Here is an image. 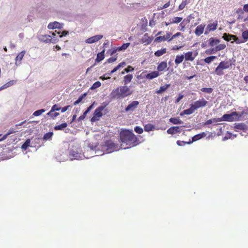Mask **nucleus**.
Masks as SVG:
<instances>
[{
    "mask_svg": "<svg viewBox=\"0 0 248 248\" xmlns=\"http://www.w3.org/2000/svg\"><path fill=\"white\" fill-rule=\"evenodd\" d=\"M120 136L122 142L130 147L134 146L138 140L137 138L134 133L128 130L122 131L120 134Z\"/></svg>",
    "mask_w": 248,
    "mask_h": 248,
    "instance_id": "1",
    "label": "nucleus"
},
{
    "mask_svg": "<svg viewBox=\"0 0 248 248\" xmlns=\"http://www.w3.org/2000/svg\"><path fill=\"white\" fill-rule=\"evenodd\" d=\"M132 93L127 86H119L112 91L110 94L111 99H122Z\"/></svg>",
    "mask_w": 248,
    "mask_h": 248,
    "instance_id": "2",
    "label": "nucleus"
},
{
    "mask_svg": "<svg viewBox=\"0 0 248 248\" xmlns=\"http://www.w3.org/2000/svg\"><path fill=\"white\" fill-rule=\"evenodd\" d=\"M207 104V101L202 98L194 102L193 104H191L190 108L183 110V111L181 113L180 115L181 116L184 114L190 115L198 108L205 107Z\"/></svg>",
    "mask_w": 248,
    "mask_h": 248,
    "instance_id": "3",
    "label": "nucleus"
},
{
    "mask_svg": "<svg viewBox=\"0 0 248 248\" xmlns=\"http://www.w3.org/2000/svg\"><path fill=\"white\" fill-rule=\"evenodd\" d=\"M232 63L231 61H221L216 68L215 73L218 76H222L224 74L223 70L224 69H229L232 68Z\"/></svg>",
    "mask_w": 248,
    "mask_h": 248,
    "instance_id": "4",
    "label": "nucleus"
},
{
    "mask_svg": "<svg viewBox=\"0 0 248 248\" xmlns=\"http://www.w3.org/2000/svg\"><path fill=\"white\" fill-rule=\"evenodd\" d=\"M242 114H240L236 111L232 112L230 114H224L221 118H219L220 122L221 121H227V122H233L238 121L241 117Z\"/></svg>",
    "mask_w": 248,
    "mask_h": 248,
    "instance_id": "5",
    "label": "nucleus"
},
{
    "mask_svg": "<svg viewBox=\"0 0 248 248\" xmlns=\"http://www.w3.org/2000/svg\"><path fill=\"white\" fill-rule=\"evenodd\" d=\"M107 105L108 104H106L104 106L101 105L95 110L94 112V116L91 119V121L92 122L99 120V118L103 115L102 111L104 110Z\"/></svg>",
    "mask_w": 248,
    "mask_h": 248,
    "instance_id": "6",
    "label": "nucleus"
},
{
    "mask_svg": "<svg viewBox=\"0 0 248 248\" xmlns=\"http://www.w3.org/2000/svg\"><path fill=\"white\" fill-rule=\"evenodd\" d=\"M218 25V22L217 20H215L213 23H209L206 28L204 31V34L207 35L210 32L215 31L217 30Z\"/></svg>",
    "mask_w": 248,
    "mask_h": 248,
    "instance_id": "7",
    "label": "nucleus"
},
{
    "mask_svg": "<svg viewBox=\"0 0 248 248\" xmlns=\"http://www.w3.org/2000/svg\"><path fill=\"white\" fill-rule=\"evenodd\" d=\"M198 55V52L196 51L195 52L192 51H188L185 53L184 59L186 61L192 62L194 60L195 57Z\"/></svg>",
    "mask_w": 248,
    "mask_h": 248,
    "instance_id": "8",
    "label": "nucleus"
},
{
    "mask_svg": "<svg viewBox=\"0 0 248 248\" xmlns=\"http://www.w3.org/2000/svg\"><path fill=\"white\" fill-rule=\"evenodd\" d=\"M70 156L72 157V159H79L81 157V154L77 149H72L70 151Z\"/></svg>",
    "mask_w": 248,
    "mask_h": 248,
    "instance_id": "9",
    "label": "nucleus"
},
{
    "mask_svg": "<svg viewBox=\"0 0 248 248\" xmlns=\"http://www.w3.org/2000/svg\"><path fill=\"white\" fill-rule=\"evenodd\" d=\"M103 37V36L102 35L100 34L94 35L86 39L85 42L88 44L94 43L101 40Z\"/></svg>",
    "mask_w": 248,
    "mask_h": 248,
    "instance_id": "10",
    "label": "nucleus"
},
{
    "mask_svg": "<svg viewBox=\"0 0 248 248\" xmlns=\"http://www.w3.org/2000/svg\"><path fill=\"white\" fill-rule=\"evenodd\" d=\"M139 104V102L138 101H133L130 103L125 108L126 112L134 110Z\"/></svg>",
    "mask_w": 248,
    "mask_h": 248,
    "instance_id": "11",
    "label": "nucleus"
},
{
    "mask_svg": "<svg viewBox=\"0 0 248 248\" xmlns=\"http://www.w3.org/2000/svg\"><path fill=\"white\" fill-rule=\"evenodd\" d=\"M247 129L248 126L244 123H236L234 125V129L235 131H238L239 130L246 131Z\"/></svg>",
    "mask_w": 248,
    "mask_h": 248,
    "instance_id": "12",
    "label": "nucleus"
},
{
    "mask_svg": "<svg viewBox=\"0 0 248 248\" xmlns=\"http://www.w3.org/2000/svg\"><path fill=\"white\" fill-rule=\"evenodd\" d=\"M205 26V25L203 24L198 25L195 30L194 32L195 34L198 36L202 34L204 32Z\"/></svg>",
    "mask_w": 248,
    "mask_h": 248,
    "instance_id": "13",
    "label": "nucleus"
},
{
    "mask_svg": "<svg viewBox=\"0 0 248 248\" xmlns=\"http://www.w3.org/2000/svg\"><path fill=\"white\" fill-rule=\"evenodd\" d=\"M222 38L226 41H229L232 40V39H233V40L237 43L239 44L240 43V42H237L236 41V39L238 40V38L233 35L227 34L226 33H225L223 34V35L222 36Z\"/></svg>",
    "mask_w": 248,
    "mask_h": 248,
    "instance_id": "14",
    "label": "nucleus"
},
{
    "mask_svg": "<svg viewBox=\"0 0 248 248\" xmlns=\"http://www.w3.org/2000/svg\"><path fill=\"white\" fill-rule=\"evenodd\" d=\"M167 132L168 134L173 135L180 133L181 130L179 126H172L167 130Z\"/></svg>",
    "mask_w": 248,
    "mask_h": 248,
    "instance_id": "15",
    "label": "nucleus"
},
{
    "mask_svg": "<svg viewBox=\"0 0 248 248\" xmlns=\"http://www.w3.org/2000/svg\"><path fill=\"white\" fill-rule=\"evenodd\" d=\"M152 41V38L148 35L147 33H145L141 39V43H144L145 45L150 44Z\"/></svg>",
    "mask_w": 248,
    "mask_h": 248,
    "instance_id": "16",
    "label": "nucleus"
},
{
    "mask_svg": "<svg viewBox=\"0 0 248 248\" xmlns=\"http://www.w3.org/2000/svg\"><path fill=\"white\" fill-rule=\"evenodd\" d=\"M220 43V40L214 37H211L208 40V45L210 46H214Z\"/></svg>",
    "mask_w": 248,
    "mask_h": 248,
    "instance_id": "17",
    "label": "nucleus"
},
{
    "mask_svg": "<svg viewBox=\"0 0 248 248\" xmlns=\"http://www.w3.org/2000/svg\"><path fill=\"white\" fill-rule=\"evenodd\" d=\"M49 29H61L62 28L61 24L58 22H54L50 23L47 26Z\"/></svg>",
    "mask_w": 248,
    "mask_h": 248,
    "instance_id": "18",
    "label": "nucleus"
},
{
    "mask_svg": "<svg viewBox=\"0 0 248 248\" xmlns=\"http://www.w3.org/2000/svg\"><path fill=\"white\" fill-rule=\"evenodd\" d=\"M159 75L158 71H153L146 75V78L149 79H152L158 77Z\"/></svg>",
    "mask_w": 248,
    "mask_h": 248,
    "instance_id": "19",
    "label": "nucleus"
},
{
    "mask_svg": "<svg viewBox=\"0 0 248 248\" xmlns=\"http://www.w3.org/2000/svg\"><path fill=\"white\" fill-rule=\"evenodd\" d=\"M167 63L166 62H162L159 63L157 66V69L158 72L164 71L167 67Z\"/></svg>",
    "mask_w": 248,
    "mask_h": 248,
    "instance_id": "20",
    "label": "nucleus"
},
{
    "mask_svg": "<svg viewBox=\"0 0 248 248\" xmlns=\"http://www.w3.org/2000/svg\"><path fill=\"white\" fill-rule=\"evenodd\" d=\"M105 58V50H103L101 52L97 54V57L95 59L96 62H100L102 61Z\"/></svg>",
    "mask_w": 248,
    "mask_h": 248,
    "instance_id": "21",
    "label": "nucleus"
},
{
    "mask_svg": "<svg viewBox=\"0 0 248 248\" xmlns=\"http://www.w3.org/2000/svg\"><path fill=\"white\" fill-rule=\"evenodd\" d=\"M170 122L174 124H182L183 123L182 121L179 118H171L169 120Z\"/></svg>",
    "mask_w": 248,
    "mask_h": 248,
    "instance_id": "22",
    "label": "nucleus"
},
{
    "mask_svg": "<svg viewBox=\"0 0 248 248\" xmlns=\"http://www.w3.org/2000/svg\"><path fill=\"white\" fill-rule=\"evenodd\" d=\"M170 86V84H165L163 86H161L158 90H157L155 93L157 94H160L166 91L167 89Z\"/></svg>",
    "mask_w": 248,
    "mask_h": 248,
    "instance_id": "23",
    "label": "nucleus"
},
{
    "mask_svg": "<svg viewBox=\"0 0 248 248\" xmlns=\"http://www.w3.org/2000/svg\"><path fill=\"white\" fill-rule=\"evenodd\" d=\"M133 78V75L132 74H128L124 77V84H127L130 83Z\"/></svg>",
    "mask_w": 248,
    "mask_h": 248,
    "instance_id": "24",
    "label": "nucleus"
},
{
    "mask_svg": "<svg viewBox=\"0 0 248 248\" xmlns=\"http://www.w3.org/2000/svg\"><path fill=\"white\" fill-rule=\"evenodd\" d=\"M41 40L45 42L48 43L52 42V36L50 35H44L41 37Z\"/></svg>",
    "mask_w": 248,
    "mask_h": 248,
    "instance_id": "25",
    "label": "nucleus"
},
{
    "mask_svg": "<svg viewBox=\"0 0 248 248\" xmlns=\"http://www.w3.org/2000/svg\"><path fill=\"white\" fill-rule=\"evenodd\" d=\"M184 59V55H177L176 56V58L175 59L174 62L175 63L176 65H178L179 64L181 63Z\"/></svg>",
    "mask_w": 248,
    "mask_h": 248,
    "instance_id": "26",
    "label": "nucleus"
},
{
    "mask_svg": "<svg viewBox=\"0 0 248 248\" xmlns=\"http://www.w3.org/2000/svg\"><path fill=\"white\" fill-rule=\"evenodd\" d=\"M167 52V50L166 48H164L159 50H157L155 52V55L156 57H160L163 54H165Z\"/></svg>",
    "mask_w": 248,
    "mask_h": 248,
    "instance_id": "27",
    "label": "nucleus"
},
{
    "mask_svg": "<svg viewBox=\"0 0 248 248\" xmlns=\"http://www.w3.org/2000/svg\"><path fill=\"white\" fill-rule=\"evenodd\" d=\"M67 126V124L66 123H62L60 125H57L54 126V129L55 130H62L64 128H66Z\"/></svg>",
    "mask_w": 248,
    "mask_h": 248,
    "instance_id": "28",
    "label": "nucleus"
},
{
    "mask_svg": "<svg viewBox=\"0 0 248 248\" xmlns=\"http://www.w3.org/2000/svg\"><path fill=\"white\" fill-rule=\"evenodd\" d=\"M183 18L181 17H174L173 18L170 19V23L172 24H175V23H178L181 22Z\"/></svg>",
    "mask_w": 248,
    "mask_h": 248,
    "instance_id": "29",
    "label": "nucleus"
},
{
    "mask_svg": "<svg viewBox=\"0 0 248 248\" xmlns=\"http://www.w3.org/2000/svg\"><path fill=\"white\" fill-rule=\"evenodd\" d=\"M115 149H116V145L114 143L111 142V143L108 144L107 150L109 152H113V151H114L115 150Z\"/></svg>",
    "mask_w": 248,
    "mask_h": 248,
    "instance_id": "30",
    "label": "nucleus"
},
{
    "mask_svg": "<svg viewBox=\"0 0 248 248\" xmlns=\"http://www.w3.org/2000/svg\"><path fill=\"white\" fill-rule=\"evenodd\" d=\"M205 136V134L204 132L196 135L192 138V141H195L196 140H198L202 139V138L204 137Z\"/></svg>",
    "mask_w": 248,
    "mask_h": 248,
    "instance_id": "31",
    "label": "nucleus"
},
{
    "mask_svg": "<svg viewBox=\"0 0 248 248\" xmlns=\"http://www.w3.org/2000/svg\"><path fill=\"white\" fill-rule=\"evenodd\" d=\"M220 120L219 118H213L211 119L208 120L205 123V124H210L214 123H217L220 122Z\"/></svg>",
    "mask_w": 248,
    "mask_h": 248,
    "instance_id": "32",
    "label": "nucleus"
},
{
    "mask_svg": "<svg viewBox=\"0 0 248 248\" xmlns=\"http://www.w3.org/2000/svg\"><path fill=\"white\" fill-rule=\"evenodd\" d=\"M60 109L61 108L58 107L57 105L55 104L52 107L50 111L47 113V115H50L52 112H54L55 111H59Z\"/></svg>",
    "mask_w": 248,
    "mask_h": 248,
    "instance_id": "33",
    "label": "nucleus"
},
{
    "mask_svg": "<svg viewBox=\"0 0 248 248\" xmlns=\"http://www.w3.org/2000/svg\"><path fill=\"white\" fill-rule=\"evenodd\" d=\"M144 130L147 132H149L153 130L154 128V126L151 124H148L144 125Z\"/></svg>",
    "mask_w": 248,
    "mask_h": 248,
    "instance_id": "34",
    "label": "nucleus"
},
{
    "mask_svg": "<svg viewBox=\"0 0 248 248\" xmlns=\"http://www.w3.org/2000/svg\"><path fill=\"white\" fill-rule=\"evenodd\" d=\"M53 135V133L52 132H49L46 133L43 137V140H49L51 139Z\"/></svg>",
    "mask_w": 248,
    "mask_h": 248,
    "instance_id": "35",
    "label": "nucleus"
},
{
    "mask_svg": "<svg viewBox=\"0 0 248 248\" xmlns=\"http://www.w3.org/2000/svg\"><path fill=\"white\" fill-rule=\"evenodd\" d=\"M16 127H11L8 131V132L3 136V139H5L7 137V136L10 134L15 133L16 132Z\"/></svg>",
    "mask_w": 248,
    "mask_h": 248,
    "instance_id": "36",
    "label": "nucleus"
},
{
    "mask_svg": "<svg viewBox=\"0 0 248 248\" xmlns=\"http://www.w3.org/2000/svg\"><path fill=\"white\" fill-rule=\"evenodd\" d=\"M31 143V140L28 139L26 140L25 142L22 145L21 148L23 150H26L30 146Z\"/></svg>",
    "mask_w": 248,
    "mask_h": 248,
    "instance_id": "37",
    "label": "nucleus"
},
{
    "mask_svg": "<svg viewBox=\"0 0 248 248\" xmlns=\"http://www.w3.org/2000/svg\"><path fill=\"white\" fill-rule=\"evenodd\" d=\"M216 56H212L210 57H206L204 59V61L205 62L207 63H211L213 61H214L215 59H216Z\"/></svg>",
    "mask_w": 248,
    "mask_h": 248,
    "instance_id": "38",
    "label": "nucleus"
},
{
    "mask_svg": "<svg viewBox=\"0 0 248 248\" xmlns=\"http://www.w3.org/2000/svg\"><path fill=\"white\" fill-rule=\"evenodd\" d=\"M25 53L26 51L23 50L20 52L19 54H18L17 56L16 57V61H21L22 60L24 56L25 55Z\"/></svg>",
    "mask_w": 248,
    "mask_h": 248,
    "instance_id": "39",
    "label": "nucleus"
},
{
    "mask_svg": "<svg viewBox=\"0 0 248 248\" xmlns=\"http://www.w3.org/2000/svg\"><path fill=\"white\" fill-rule=\"evenodd\" d=\"M226 47V46L225 44H220L218 45H217L215 47V51H219L220 50H222L223 49H224Z\"/></svg>",
    "mask_w": 248,
    "mask_h": 248,
    "instance_id": "40",
    "label": "nucleus"
},
{
    "mask_svg": "<svg viewBox=\"0 0 248 248\" xmlns=\"http://www.w3.org/2000/svg\"><path fill=\"white\" fill-rule=\"evenodd\" d=\"M130 43H127L124 44L121 46L118 47L119 51L125 50V49H126L128 48V47L130 46Z\"/></svg>",
    "mask_w": 248,
    "mask_h": 248,
    "instance_id": "41",
    "label": "nucleus"
},
{
    "mask_svg": "<svg viewBox=\"0 0 248 248\" xmlns=\"http://www.w3.org/2000/svg\"><path fill=\"white\" fill-rule=\"evenodd\" d=\"M45 109H40L34 111L33 113V116H38L41 115L43 113L45 112Z\"/></svg>",
    "mask_w": 248,
    "mask_h": 248,
    "instance_id": "42",
    "label": "nucleus"
},
{
    "mask_svg": "<svg viewBox=\"0 0 248 248\" xmlns=\"http://www.w3.org/2000/svg\"><path fill=\"white\" fill-rule=\"evenodd\" d=\"M86 95V93H84L82 94L75 102H74L73 105L74 106L77 105L79 104L80 102L82 101L84 97H85Z\"/></svg>",
    "mask_w": 248,
    "mask_h": 248,
    "instance_id": "43",
    "label": "nucleus"
},
{
    "mask_svg": "<svg viewBox=\"0 0 248 248\" xmlns=\"http://www.w3.org/2000/svg\"><path fill=\"white\" fill-rule=\"evenodd\" d=\"M187 2L186 0H183L181 3L179 5L178 10H183L185 7V6L187 4Z\"/></svg>",
    "mask_w": 248,
    "mask_h": 248,
    "instance_id": "44",
    "label": "nucleus"
},
{
    "mask_svg": "<svg viewBox=\"0 0 248 248\" xmlns=\"http://www.w3.org/2000/svg\"><path fill=\"white\" fill-rule=\"evenodd\" d=\"M166 38L165 37V36H160L157 37L155 39V42L157 43H159L162 41H165Z\"/></svg>",
    "mask_w": 248,
    "mask_h": 248,
    "instance_id": "45",
    "label": "nucleus"
},
{
    "mask_svg": "<svg viewBox=\"0 0 248 248\" xmlns=\"http://www.w3.org/2000/svg\"><path fill=\"white\" fill-rule=\"evenodd\" d=\"M201 90L202 92L211 93H212L213 89L212 88H202Z\"/></svg>",
    "mask_w": 248,
    "mask_h": 248,
    "instance_id": "46",
    "label": "nucleus"
},
{
    "mask_svg": "<svg viewBox=\"0 0 248 248\" xmlns=\"http://www.w3.org/2000/svg\"><path fill=\"white\" fill-rule=\"evenodd\" d=\"M118 51H119L118 47H113L109 50L110 55H113L114 54L116 53Z\"/></svg>",
    "mask_w": 248,
    "mask_h": 248,
    "instance_id": "47",
    "label": "nucleus"
},
{
    "mask_svg": "<svg viewBox=\"0 0 248 248\" xmlns=\"http://www.w3.org/2000/svg\"><path fill=\"white\" fill-rule=\"evenodd\" d=\"M216 52L215 51V48H210L205 51L206 53L209 55L214 54Z\"/></svg>",
    "mask_w": 248,
    "mask_h": 248,
    "instance_id": "48",
    "label": "nucleus"
},
{
    "mask_svg": "<svg viewBox=\"0 0 248 248\" xmlns=\"http://www.w3.org/2000/svg\"><path fill=\"white\" fill-rule=\"evenodd\" d=\"M135 131L138 134H141L143 132V129L140 126H137L134 128Z\"/></svg>",
    "mask_w": 248,
    "mask_h": 248,
    "instance_id": "49",
    "label": "nucleus"
},
{
    "mask_svg": "<svg viewBox=\"0 0 248 248\" xmlns=\"http://www.w3.org/2000/svg\"><path fill=\"white\" fill-rule=\"evenodd\" d=\"M192 141H189V142H185L184 141H181V140H177V144L179 146H183L185 145L186 143L187 144H190Z\"/></svg>",
    "mask_w": 248,
    "mask_h": 248,
    "instance_id": "50",
    "label": "nucleus"
},
{
    "mask_svg": "<svg viewBox=\"0 0 248 248\" xmlns=\"http://www.w3.org/2000/svg\"><path fill=\"white\" fill-rule=\"evenodd\" d=\"M117 55H116L114 57H112L108 58L107 60V62L108 63H112V62H113L115 61H116L117 60Z\"/></svg>",
    "mask_w": 248,
    "mask_h": 248,
    "instance_id": "51",
    "label": "nucleus"
},
{
    "mask_svg": "<svg viewBox=\"0 0 248 248\" xmlns=\"http://www.w3.org/2000/svg\"><path fill=\"white\" fill-rule=\"evenodd\" d=\"M242 37L247 41L248 39V30L245 31L242 33Z\"/></svg>",
    "mask_w": 248,
    "mask_h": 248,
    "instance_id": "52",
    "label": "nucleus"
},
{
    "mask_svg": "<svg viewBox=\"0 0 248 248\" xmlns=\"http://www.w3.org/2000/svg\"><path fill=\"white\" fill-rule=\"evenodd\" d=\"M101 84L100 82L96 81L95 83H94V84H93V85L92 86L91 88L92 89H95V88L99 87L100 86H101Z\"/></svg>",
    "mask_w": 248,
    "mask_h": 248,
    "instance_id": "53",
    "label": "nucleus"
},
{
    "mask_svg": "<svg viewBox=\"0 0 248 248\" xmlns=\"http://www.w3.org/2000/svg\"><path fill=\"white\" fill-rule=\"evenodd\" d=\"M183 46H179L177 45H175L172 46L171 49L172 50L178 51V50H180V49H181Z\"/></svg>",
    "mask_w": 248,
    "mask_h": 248,
    "instance_id": "54",
    "label": "nucleus"
},
{
    "mask_svg": "<svg viewBox=\"0 0 248 248\" xmlns=\"http://www.w3.org/2000/svg\"><path fill=\"white\" fill-rule=\"evenodd\" d=\"M47 115L50 117L52 119H54L56 117L59 115V113L53 112L50 115Z\"/></svg>",
    "mask_w": 248,
    "mask_h": 248,
    "instance_id": "55",
    "label": "nucleus"
},
{
    "mask_svg": "<svg viewBox=\"0 0 248 248\" xmlns=\"http://www.w3.org/2000/svg\"><path fill=\"white\" fill-rule=\"evenodd\" d=\"M184 95L181 93H179L178 95V97L175 100V103H179L180 100L184 97Z\"/></svg>",
    "mask_w": 248,
    "mask_h": 248,
    "instance_id": "56",
    "label": "nucleus"
},
{
    "mask_svg": "<svg viewBox=\"0 0 248 248\" xmlns=\"http://www.w3.org/2000/svg\"><path fill=\"white\" fill-rule=\"evenodd\" d=\"M181 35V32H177L176 33H175V34L173 35L171 38L170 39H169V42L171 40H172V39H173L174 38L179 36H180Z\"/></svg>",
    "mask_w": 248,
    "mask_h": 248,
    "instance_id": "57",
    "label": "nucleus"
},
{
    "mask_svg": "<svg viewBox=\"0 0 248 248\" xmlns=\"http://www.w3.org/2000/svg\"><path fill=\"white\" fill-rule=\"evenodd\" d=\"M124 72L128 73L130 71L134 70V68L131 66H128L127 68L124 69Z\"/></svg>",
    "mask_w": 248,
    "mask_h": 248,
    "instance_id": "58",
    "label": "nucleus"
},
{
    "mask_svg": "<svg viewBox=\"0 0 248 248\" xmlns=\"http://www.w3.org/2000/svg\"><path fill=\"white\" fill-rule=\"evenodd\" d=\"M87 114V113H86V112L85 111L82 115H81V116H80L79 117L78 121H81V120L84 119V118L86 116Z\"/></svg>",
    "mask_w": 248,
    "mask_h": 248,
    "instance_id": "59",
    "label": "nucleus"
},
{
    "mask_svg": "<svg viewBox=\"0 0 248 248\" xmlns=\"http://www.w3.org/2000/svg\"><path fill=\"white\" fill-rule=\"evenodd\" d=\"M69 107H70V106L68 105L65 106L62 108H61L62 112H64L65 111H66L69 108Z\"/></svg>",
    "mask_w": 248,
    "mask_h": 248,
    "instance_id": "60",
    "label": "nucleus"
},
{
    "mask_svg": "<svg viewBox=\"0 0 248 248\" xmlns=\"http://www.w3.org/2000/svg\"><path fill=\"white\" fill-rule=\"evenodd\" d=\"M9 85L8 84V83L7 82L6 83H5V84H4L3 85H2V86L0 87V91L1 90H2L3 89H5L8 87H9Z\"/></svg>",
    "mask_w": 248,
    "mask_h": 248,
    "instance_id": "61",
    "label": "nucleus"
},
{
    "mask_svg": "<svg viewBox=\"0 0 248 248\" xmlns=\"http://www.w3.org/2000/svg\"><path fill=\"white\" fill-rule=\"evenodd\" d=\"M93 104H92L87 108V109L85 111L86 113H88L92 109V108H93Z\"/></svg>",
    "mask_w": 248,
    "mask_h": 248,
    "instance_id": "62",
    "label": "nucleus"
},
{
    "mask_svg": "<svg viewBox=\"0 0 248 248\" xmlns=\"http://www.w3.org/2000/svg\"><path fill=\"white\" fill-rule=\"evenodd\" d=\"M179 27L181 28L180 30L182 31H184L185 25L184 24L183 22L180 23L179 25Z\"/></svg>",
    "mask_w": 248,
    "mask_h": 248,
    "instance_id": "63",
    "label": "nucleus"
},
{
    "mask_svg": "<svg viewBox=\"0 0 248 248\" xmlns=\"http://www.w3.org/2000/svg\"><path fill=\"white\" fill-rule=\"evenodd\" d=\"M243 10L248 13V4H245L243 6Z\"/></svg>",
    "mask_w": 248,
    "mask_h": 248,
    "instance_id": "64",
    "label": "nucleus"
}]
</instances>
